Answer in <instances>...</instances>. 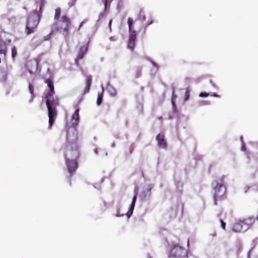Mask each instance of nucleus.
<instances>
[{"instance_id": "obj_12", "label": "nucleus", "mask_w": 258, "mask_h": 258, "mask_svg": "<svg viewBox=\"0 0 258 258\" xmlns=\"http://www.w3.org/2000/svg\"><path fill=\"white\" fill-rule=\"evenodd\" d=\"M156 140L159 147L165 148L166 147V142L164 139L163 134H159L156 137Z\"/></svg>"}, {"instance_id": "obj_5", "label": "nucleus", "mask_w": 258, "mask_h": 258, "mask_svg": "<svg viewBox=\"0 0 258 258\" xmlns=\"http://www.w3.org/2000/svg\"><path fill=\"white\" fill-rule=\"evenodd\" d=\"M225 176H221L218 180L217 185L215 187L214 204L217 205L218 201H221L226 198L225 193L226 188L225 185Z\"/></svg>"}, {"instance_id": "obj_15", "label": "nucleus", "mask_w": 258, "mask_h": 258, "mask_svg": "<svg viewBox=\"0 0 258 258\" xmlns=\"http://www.w3.org/2000/svg\"><path fill=\"white\" fill-rule=\"evenodd\" d=\"M79 110H80L79 108H77L75 110V112L74 113V114L72 115V120H75V122L73 123V124H78V122L79 120Z\"/></svg>"}, {"instance_id": "obj_21", "label": "nucleus", "mask_w": 258, "mask_h": 258, "mask_svg": "<svg viewBox=\"0 0 258 258\" xmlns=\"http://www.w3.org/2000/svg\"><path fill=\"white\" fill-rule=\"evenodd\" d=\"M240 221L242 223L243 228L244 229V231L247 230L250 227L246 224L245 221L243 219L240 220Z\"/></svg>"}, {"instance_id": "obj_10", "label": "nucleus", "mask_w": 258, "mask_h": 258, "mask_svg": "<svg viewBox=\"0 0 258 258\" xmlns=\"http://www.w3.org/2000/svg\"><path fill=\"white\" fill-rule=\"evenodd\" d=\"M92 83V77L91 75H88L86 77L85 81V87L82 91L83 95L88 93L90 90V87Z\"/></svg>"}, {"instance_id": "obj_34", "label": "nucleus", "mask_w": 258, "mask_h": 258, "mask_svg": "<svg viewBox=\"0 0 258 258\" xmlns=\"http://www.w3.org/2000/svg\"><path fill=\"white\" fill-rule=\"evenodd\" d=\"M212 96H214V97H218V96H218L217 94H216V93H214V94L212 95Z\"/></svg>"}, {"instance_id": "obj_17", "label": "nucleus", "mask_w": 258, "mask_h": 258, "mask_svg": "<svg viewBox=\"0 0 258 258\" xmlns=\"http://www.w3.org/2000/svg\"><path fill=\"white\" fill-rule=\"evenodd\" d=\"M61 14V9L60 8H57L55 10V15L54 16V19L56 21L59 20L60 16Z\"/></svg>"}, {"instance_id": "obj_27", "label": "nucleus", "mask_w": 258, "mask_h": 258, "mask_svg": "<svg viewBox=\"0 0 258 258\" xmlns=\"http://www.w3.org/2000/svg\"><path fill=\"white\" fill-rule=\"evenodd\" d=\"M112 1V0H103V2L104 4V10H106V8H107V4L108 3H110Z\"/></svg>"}, {"instance_id": "obj_28", "label": "nucleus", "mask_w": 258, "mask_h": 258, "mask_svg": "<svg viewBox=\"0 0 258 258\" xmlns=\"http://www.w3.org/2000/svg\"><path fill=\"white\" fill-rule=\"evenodd\" d=\"M209 94L206 92H202L200 94L199 96L201 97H205L208 96Z\"/></svg>"}, {"instance_id": "obj_9", "label": "nucleus", "mask_w": 258, "mask_h": 258, "mask_svg": "<svg viewBox=\"0 0 258 258\" xmlns=\"http://www.w3.org/2000/svg\"><path fill=\"white\" fill-rule=\"evenodd\" d=\"M148 20L146 21L147 16L145 15L144 12L143 11H141L139 14V19L145 22V27H148L150 25H151L153 22V20L152 19V17L151 16L149 15L148 16Z\"/></svg>"}, {"instance_id": "obj_36", "label": "nucleus", "mask_w": 258, "mask_h": 258, "mask_svg": "<svg viewBox=\"0 0 258 258\" xmlns=\"http://www.w3.org/2000/svg\"><path fill=\"white\" fill-rule=\"evenodd\" d=\"M110 39L111 40H114V39L113 38V37H111L110 38Z\"/></svg>"}, {"instance_id": "obj_30", "label": "nucleus", "mask_w": 258, "mask_h": 258, "mask_svg": "<svg viewBox=\"0 0 258 258\" xmlns=\"http://www.w3.org/2000/svg\"><path fill=\"white\" fill-rule=\"evenodd\" d=\"M141 73H142V72H141V69H138L137 70V72H136L137 75H136V76H137V77H139L141 76Z\"/></svg>"}, {"instance_id": "obj_7", "label": "nucleus", "mask_w": 258, "mask_h": 258, "mask_svg": "<svg viewBox=\"0 0 258 258\" xmlns=\"http://www.w3.org/2000/svg\"><path fill=\"white\" fill-rule=\"evenodd\" d=\"M67 171L72 176L78 168V160L65 159Z\"/></svg>"}, {"instance_id": "obj_8", "label": "nucleus", "mask_w": 258, "mask_h": 258, "mask_svg": "<svg viewBox=\"0 0 258 258\" xmlns=\"http://www.w3.org/2000/svg\"><path fill=\"white\" fill-rule=\"evenodd\" d=\"M129 31V40L135 41L137 37V33L135 30L133 29V20L131 18L127 19Z\"/></svg>"}, {"instance_id": "obj_32", "label": "nucleus", "mask_w": 258, "mask_h": 258, "mask_svg": "<svg viewBox=\"0 0 258 258\" xmlns=\"http://www.w3.org/2000/svg\"><path fill=\"white\" fill-rule=\"evenodd\" d=\"M123 215V214L121 215V214H120V213H119V212L116 214L117 217H120V216H122Z\"/></svg>"}, {"instance_id": "obj_29", "label": "nucleus", "mask_w": 258, "mask_h": 258, "mask_svg": "<svg viewBox=\"0 0 258 258\" xmlns=\"http://www.w3.org/2000/svg\"><path fill=\"white\" fill-rule=\"evenodd\" d=\"M220 222H221V225L222 228L224 230H225V228H226V223L223 221V220H220Z\"/></svg>"}, {"instance_id": "obj_20", "label": "nucleus", "mask_w": 258, "mask_h": 258, "mask_svg": "<svg viewBox=\"0 0 258 258\" xmlns=\"http://www.w3.org/2000/svg\"><path fill=\"white\" fill-rule=\"evenodd\" d=\"M127 46L128 48L133 50L135 47V41L129 40L128 41Z\"/></svg>"}, {"instance_id": "obj_31", "label": "nucleus", "mask_w": 258, "mask_h": 258, "mask_svg": "<svg viewBox=\"0 0 258 258\" xmlns=\"http://www.w3.org/2000/svg\"><path fill=\"white\" fill-rule=\"evenodd\" d=\"M85 22H86V21H82V22L81 23V24H80V26H79V29H78V30H80V29H81V28L82 27V26H83V24H84V23H85Z\"/></svg>"}, {"instance_id": "obj_16", "label": "nucleus", "mask_w": 258, "mask_h": 258, "mask_svg": "<svg viewBox=\"0 0 258 258\" xmlns=\"http://www.w3.org/2000/svg\"><path fill=\"white\" fill-rule=\"evenodd\" d=\"M243 219L250 227L254 223L255 221V218L253 217H248Z\"/></svg>"}, {"instance_id": "obj_2", "label": "nucleus", "mask_w": 258, "mask_h": 258, "mask_svg": "<svg viewBox=\"0 0 258 258\" xmlns=\"http://www.w3.org/2000/svg\"><path fill=\"white\" fill-rule=\"evenodd\" d=\"M78 140V136L76 131L68 134L67 137V145L64 154L65 159H79L81 156V151Z\"/></svg>"}, {"instance_id": "obj_18", "label": "nucleus", "mask_w": 258, "mask_h": 258, "mask_svg": "<svg viewBox=\"0 0 258 258\" xmlns=\"http://www.w3.org/2000/svg\"><path fill=\"white\" fill-rule=\"evenodd\" d=\"M107 90L108 91L109 94L111 96H115L117 94L116 90L112 87H109L107 88Z\"/></svg>"}, {"instance_id": "obj_26", "label": "nucleus", "mask_w": 258, "mask_h": 258, "mask_svg": "<svg viewBox=\"0 0 258 258\" xmlns=\"http://www.w3.org/2000/svg\"><path fill=\"white\" fill-rule=\"evenodd\" d=\"M30 64L31 65V66H33L34 65L35 67V70H37V68L38 67V61H31L30 62H29Z\"/></svg>"}, {"instance_id": "obj_13", "label": "nucleus", "mask_w": 258, "mask_h": 258, "mask_svg": "<svg viewBox=\"0 0 258 258\" xmlns=\"http://www.w3.org/2000/svg\"><path fill=\"white\" fill-rule=\"evenodd\" d=\"M232 231L235 232H244V229L240 220L233 224L232 228Z\"/></svg>"}, {"instance_id": "obj_25", "label": "nucleus", "mask_w": 258, "mask_h": 258, "mask_svg": "<svg viewBox=\"0 0 258 258\" xmlns=\"http://www.w3.org/2000/svg\"><path fill=\"white\" fill-rule=\"evenodd\" d=\"M54 31H55L53 30V29H52V30L50 32V33L49 34L45 36L44 37V40H48L50 38L51 35L53 34Z\"/></svg>"}, {"instance_id": "obj_22", "label": "nucleus", "mask_w": 258, "mask_h": 258, "mask_svg": "<svg viewBox=\"0 0 258 258\" xmlns=\"http://www.w3.org/2000/svg\"><path fill=\"white\" fill-rule=\"evenodd\" d=\"M17 55V50L15 46H13L12 48V57L13 59H15Z\"/></svg>"}, {"instance_id": "obj_14", "label": "nucleus", "mask_w": 258, "mask_h": 258, "mask_svg": "<svg viewBox=\"0 0 258 258\" xmlns=\"http://www.w3.org/2000/svg\"><path fill=\"white\" fill-rule=\"evenodd\" d=\"M136 200H137V195H135L133 198L132 203L131 207L126 214L128 217H130L132 215V214H133V210H134V207H135V203L136 202Z\"/></svg>"}, {"instance_id": "obj_33", "label": "nucleus", "mask_w": 258, "mask_h": 258, "mask_svg": "<svg viewBox=\"0 0 258 258\" xmlns=\"http://www.w3.org/2000/svg\"><path fill=\"white\" fill-rule=\"evenodd\" d=\"M112 22V20H110L109 21V26L110 28L111 27V25Z\"/></svg>"}, {"instance_id": "obj_6", "label": "nucleus", "mask_w": 258, "mask_h": 258, "mask_svg": "<svg viewBox=\"0 0 258 258\" xmlns=\"http://www.w3.org/2000/svg\"><path fill=\"white\" fill-rule=\"evenodd\" d=\"M170 256L174 258H188L187 252L182 247L178 245L174 246L171 249Z\"/></svg>"}, {"instance_id": "obj_19", "label": "nucleus", "mask_w": 258, "mask_h": 258, "mask_svg": "<svg viewBox=\"0 0 258 258\" xmlns=\"http://www.w3.org/2000/svg\"><path fill=\"white\" fill-rule=\"evenodd\" d=\"M103 93V91H102V92H101V93H98V97H97V104L98 105H100L102 102Z\"/></svg>"}, {"instance_id": "obj_4", "label": "nucleus", "mask_w": 258, "mask_h": 258, "mask_svg": "<svg viewBox=\"0 0 258 258\" xmlns=\"http://www.w3.org/2000/svg\"><path fill=\"white\" fill-rule=\"evenodd\" d=\"M71 23V19L68 16L64 15L53 24L52 28L55 31L62 32L67 35L69 34Z\"/></svg>"}, {"instance_id": "obj_3", "label": "nucleus", "mask_w": 258, "mask_h": 258, "mask_svg": "<svg viewBox=\"0 0 258 258\" xmlns=\"http://www.w3.org/2000/svg\"><path fill=\"white\" fill-rule=\"evenodd\" d=\"M45 2V0H37L36 1V3L39 5V9L38 11H35L28 17L25 28V33L27 35H30L35 31L41 17Z\"/></svg>"}, {"instance_id": "obj_23", "label": "nucleus", "mask_w": 258, "mask_h": 258, "mask_svg": "<svg viewBox=\"0 0 258 258\" xmlns=\"http://www.w3.org/2000/svg\"><path fill=\"white\" fill-rule=\"evenodd\" d=\"M189 90L186 89V91L184 94V101H187L189 98Z\"/></svg>"}, {"instance_id": "obj_24", "label": "nucleus", "mask_w": 258, "mask_h": 258, "mask_svg": "<svg viewBox=\"0 0 258 258\" xmlns=\"http://www.w3.org/2000/svg\"><path fill=\"white\" fill-rule=\"evenodd\" d=\"M29 90L30 92V93L32 94V95H34V86L33 85L30 83L29 85Z\"/></svg>"}, {"instance_id": "obj_11", "label": "nucleus", "mask_w": 258, "mask_h": 258, "mask_svg": "<svg viewBox=\"0 0 258 258\" xmlns=\"http://www.w3.org/2000/svg\"><path fill=\"white\" fill-rule=\"evenodd\" d=\"M88 50V45H86L80 47L75 62L77 66L79 65V60L82 59Z\"/></svg>"}, {"instance_id": "obj_37", "label": "nucleus", "mask_w": 258, "mask_h": 258, "mask_svg": "<svg viewBox=\"0 0 258 258\" xmlns=\"http://www.w3.org/2000/svg\"><path fill=\"white\" fill-rule=\"evenodd\" d=\"M256 219L258 220V216L256 217Z\"/></svg>"}, {"instance_id": "obj_1", "label": "nucleus", "mask_w": 258, "mask_h": 258, "mask_svg": "<svg viewBox=\"0 0 258 258\" xmlns=\"http://www.w3.org/2000/svg\"><path fill=\"white\" fill-rule=\"evenodd\" d=\"M45 83L47 84L49 88L45 92L44 99L48 109L49 127L50 128L54 123L55 118L57 115L56 107L59 105L60 99L57 97H53L55 93L53 81L50 79H48L45 81Z\"/></svg>"}, {"instance_id": "obj_35", "label": "nucleus", "mask_w": 258, "mask_h": 258, "mask_svg": "<svg viewBox=\"0 0 258 258\" xmlns=\"http://www.w3.org/2000/svg\"><path fill=\"white\" fill-rule=\"evenodd\" d=\"M33 71H34V70L32 69H30V70H29V72H30V73L31 74H32V73H33Z\"/></svg>"}]
</instances>
